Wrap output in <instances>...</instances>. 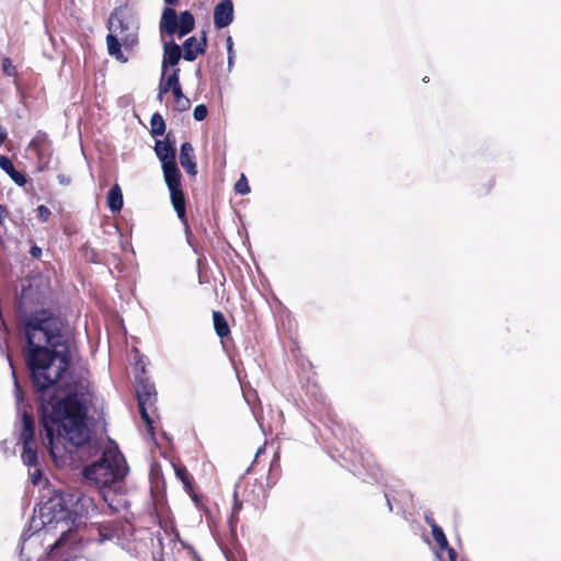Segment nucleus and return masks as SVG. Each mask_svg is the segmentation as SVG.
I'll use <instances>...</instances> for the list:
<instances>
[{"label":"nucleus","instance_id":"nucleus-29","mask_svg":"<svg viewBox=\"0 0 561 561\" xmlns=\"http://www.w3.org/2000/svg\"><path fill=\"white\" fill-rule=\"evenodd\" d=\"M208 110L205 104H198L193 111V116L196 121L202 122L207 117Z\"/></svg>","mask_w":561,"mask_h":561},{"label":"nucleus","instance_id":"nucleus-26","mask_svg":"<svg viewBox=\"0 0 561 561\" xmlns=\"http://www.w3.org/2000/svg\"><path fill=\"white\" fill-rule=\"evenodd\" d=\"M234 191L241 195H245L250 192V186L244 175H241V178L234 184Z\"/></svg>","mask_w":561,"mask_h":561},{"label":"nucleus","instance_id":"nucleus-34","mask_svg":"<svg viewBox=\"0 0 561 561\" xmlns=\"http://www.w3.org/2000/svg\"><path fill=\"white\" fill-rule=\"evenodd\" d=\"M444 550L447 552L449 561H457L458 556L453 547L448 545V548H445Z\"/></svg>","mask_w":561,"mask_h":561},{"label":"nucleus","instance_id":"nucleus-17","mask_svg":"<svg viewBox=\"0 0 561 561\" xmlns=\"http://www.w3.org/2000/svg\"><path fill=\"white\" fill-rule=\"evenodd\" d=\"M176 478L182 482L185 492H193L194 478L183 463H172Z\"/></svg>","mask_w":561,"mask_h":561},{"label":"nucleus","instance_id":"nucleus-19","mask_svg":"<svg viewBox=\"0 0 561 561\" xmlns=\"http://www.w3.org/2000/svg\"><path fill=\"white\" fill-rule=\"evenodd\" d=\"M106 44H107V50L108 54L113 57H115L121 62H126L127 58L124 56L122 51V41L116 37V35L107 34L106 36Z\"/></svg>","mask_w":561,"mask_h":561},{"label":"nucleus","instance_id":"nucleus-27","mask_svg":"<svg viewBox=\"0 0 561 561\" xmlns=\"http://www.w3.org/2000/svg\"><path fill=\"white\" fill-rule=\"evenodd\" d=\"M242 505H243L242 501L238 499V493L234 492L230 523H234L238 520V514L242 510Z\"/></svg>","mask_w":561,"mask_h":561},{"label":"nucleus","instance_id":"nucleus-15","mask_svg":"<svg viewBox=\"0 0 561 561\" xmlns=\"http://www.w3.org/2000/svg\"><path fill=\"white\" fill-rule=\"evenodd\" d=\"M106 205L112 213H119L124 205V197L121 186L115 183L106 196Z\"/></svg>","mask_w":561,"mask_h":561},{"label":"nucleus","instance_id":"nucleus-12","mask_svg":"<svg viewBox=\"0 0 561 561\" xmlns=\"http://www.w3.org/2000/svg\"><path fill=\"white\" fill-rule=\"evenodd\" d=\"M181 88L180 83V69L175 68L173 69L172 73L169 75L167 79H164V75L162 73V79L159 83V92H158V99L159 101L163 100V95L167 94L169 91L173 92L175 89Z\"/></svg>","mask_w":561,"mask_h":561},{"label":"nucleus","instance_id":"nucleus-7","mask_svg":"<svg viewBox=\"0 0 561 561\" xmlns=\"http://www.w3.org/2000/svg\"><path fill=\"white\" fill-rule=\"evenodd\" d=\"M136 396L139 405V412L150 435L154 436L153 420L149 410L153 408L157 400L156 387L148 379H140L136 386Z\"/></svg>","mask_w":561,"mask_h":561},{"label":"nucleus","instance_id":"nucleus-20","mask_svg":"<svg viewBox=\"0 0 561 561\" xmlns=\"http://www.w3.org/2000/svg\"><path fill=\"white\" fill-rule=\"evenodd\" d=\"M21 458L27 467H35L37 465L38 457L34 444H23Z\"/></svg>","mask_w":561,"mask_h":561},{"label":"nucleus","instance_id":"nucleus-18","mask_svg":"<svg viewBox=\"0 0 561 561\" xmlns=\"http://www.w3.org/2000/svg\"><path fill=\"white\" fill-rule=\"evenodd\" d=\"M425 523L431 527L433 538L439 549L448 548V540L443 529L436 524L435 519L431 515H425Z\"/></svg>","mask_w":561,"mask_h":561},{"label":"nucleus","instance_id":"nucleus-32","mask_svg":"<svg viewBox=\"0 0 561 561\" xmlns=\"http://www.w3.org/2000/svg\"><path fill=\"white\" fill-rule=\"evenodd\" d=\"M9 211L4 205L0 204V226L4 225V220L8 218Z\"/></svg>","mask_w":561,"mask_h":561},{"label":"nucleus","instance_id":"nucleus-31","mask_svg":"<svg viewBox=\"0 0 561 561\" xmlns=\"http://www.w3.org/2000/svg\"><path fill=\"white\" fill-rule=\"evenodd\" d=\"M43 472L41 469H36L33 473H31V481L33 484H38L42 479Z\"/></svg>","mask_w":561,"mask_h":561},{"label":"nucleus","instance_id":"nucleus-8","mask_svg":"<svg viewBox=\"0 0 561 561\" xmlns=\"http://www.w3.org/2000/svg\"><path fill=\"white\" fill-rule=\"evenodd\" d=\"M183 50V58L186 61H194L199 55H203L207 48V34L205 31L201 32V35L191 36L186 38L181 46Z\"/></svg>","mask_w":561,"mask_h":561},{"label":"nucleus","instance_id":"nucleus-6","mask_svg":"<svg viewBox=\"0 0 561 561\" xmlns=\"http://www.w3.org/2000/svg\"><path fill=\"white\" fill-rule=\"evenodd\" d=\"M107 27L110 34L116 35L125 47H133L138 42V26L130 18L123 16L117 10L111 13Z\"/></svg>","mask_w":561,"mask_h":561},{"label":"nucleus","instance_id":"nucleus-21","mask_svg":"<svg viewBox=\"0 0 561 561\" xmlns=\"http://www.w3.org/2000/svg\"><path fill=\"white\" fill-rule=\"evenodd\" d=\"M174 98V110L185 112L191 107V101L182 92V87L172 92Z\"/></svg>","mask_w":561,"mask_h":561},{"label":"nucleus","instance_id":"nucleus-16","mask_svg":"<svg viewBox=\"0 0 561 561\" xmlns=\"http://www.w3.org/2000/svg\"><path fill=\"white\" fill-rule=\"evenodd\" d=\"M213 323H214V330L218 337L221 340L228 337L230 335V328L227 322V319L225 314L221 311L214 310L213 311Z\"/></svg>","mask_w":561,"mask_h":561},{"label":"nucleus","instance_id":"nucleus-25","mask_svg":"<svg viewBox=\"0 0 561 561\" xmlns=\"http://www.w3.org/2000/svg\"><path fill=\"white\" fill-rule=\"evenodd\" d=\"M51 211L50 209L45 205H38L36 208V217L37 220L42 224L47 222L50 219Z\"/></svg>","mask_w":561,"mask_h":561},{"label":"nucleus","instance_id":"nucleus-10","mask_svg":"<svg viewBox=\"0 0 561 561\" xmlns=\"http://www.w3.org/2000/svg\"><path fill=\"white\" fill-rule=\"evenodd\" d=\"M179 159L180 164L186 171V173L193 178L196 176L197 164L195 160L194 147L191 142L185 141L181 145Z\"/></svg>","mask_w":561,"mask_h":561},{"label":"nucleus","instance_id":"nucleus-13","mask_svg":"<svg viewBox=\"0 0 561 561\" xmlns=\"http://www.w3.org/2000/svg\"><path fill=\"white\" fill-rule=\"evenodd\" d=\"M35 423L31 413L24 411L22 414V430L20 433V442L22 444H34Z\"/></svg>","mask_w":561,"mask_h":561},{"label":"nucleus","instance_id":"nucleus-23","mask_svg":"<svg viewBox=\"0 0 561 561\" xmlns=\"http://www.w3.org/2000/svg\"><path fill=\"white\" fill-rule=\"evenodd\" d=\"M1 70L4 76L14 78L15 84H18L19 72L15 65L10 57H3L1 60Z\"/></svg>","mask_w":561,"mask_h":561},{"label":"nucleus","instance_id":"nucleus-35","mask_svg":"<svg viewBox=\"0 0 561 561\" xmlns=\"http://www.w3.org/2000/svg\"><path fill=\"white\" fill-rule=\"evenodd\" d=\"M30 254L32 255V257L34 259H39L41 255H42V249L38 247V245H33L31 247L30 249Z\"/></svg>","mask_w":561,"mask_h":561},{"label":"nucleus","instance_id":"nucleus-24","mask_svg":"<svg viewBox=\"0 0 561 561\" xmlns=\"http://www.w3.org/2000/svg\"><path fill=\"white\" fill-rule=\"evenodd\" d=\"M46 144H48L47 134L44 131H38L36 136L32 139L30 147L34 148L36 151H39Z\"/></svg>","mask_w":561,"mask_h":561},{"label":"nucleus","instance_id":"nucleus-30","mask_svg":"<svg viewBox=\"0 0 561 561\" xmlns=\"http://www.w3.org/2000/svg\"><path fill=\"white\" fill-rule=\"evenodd\" d=\"M226 42H227V50H228V64H229V66H231L232 60H233V48H232L233 43H232L231 36H228Z\"/></svg>","mask_w":561,"mask_h":561},{"label":"nucleus","instance_id":"nucleus-2","mask_svg":"<svg viewBox=\"0 0 561 561\" xmlns=\"http://www.w3.org/2000/svg\"><path fill=\"white\" fill-rule=\"evenodd\" d=\"M127 472L128 466L123 454L117 448H107L99 460L84 467L83 477L99 490L108 506H112V496L121 491Z\"/></svg>","mask_w":561,"mask_h":561},{"label":"nucleus","instance_id":"nucleus-37","mask_svg":"<svg viewBox=\"0 0 561 561\" xmlns=\"http://www.w3.org/2000/svg\"><path fill=\"white\" fill-rule=\"evenodd\" d=\"M264 449H265V447H264V446H262V447H260V448L257 449V451H256V454H255V460H254V462H255V461H257L259 456L261 455V453H263V451H264Z\"/></svg>","mask_w":561,"mask_h":561},{"label":"nucleus","instance_id":"nucleus-4","mask_svg":"<svg viewBox=\"0 0 561 561\" xmlns=\"http://www.w3.org/2000/svg\"><path fill=\"white\" fill-rule=\"evenodd\" d=\"M168 7H165L162 11L159 28L160 33L168 36L176 35L179 38H182L190 34L195 27V18L190 11L181 12L180 16H178L175 9L173 5L179 3V0H163Z\"/></svg>","mask_w":561,"mask_h":561},{"label":"nucleus","instance_id":"nucleus-36","mask_svg":"<svg viewBox=\"0 0 561 561\" xmlns=\"http://www.w3.org/2000/svg\"><path fill=\"white\" fill-rule=\"evenodd\" d=\"M186 493L191 496V499L193 500V502L196 505H199L202 503V496L195 492L194 486H193V492H186Z\"/></svg>","mask_w":561,"mask_h":561},{"label":"nucleus","instance_id":"nucleus-9","mask_svg":"<svg viewBox=\"0 0 561 561\" xmlns=\"http://www.w3.org/2000/svg\"><path fill=\"white\" fill-rule=\"evenodd\" d=\"M233 21V3L221 0L214 8V24L217 28L227 27Z\"/></svg>","mask_w":561,"mask_h":561},{"label":"nucleus","instance_id":"nucleus-28","mask_svg":"<svg viewBox=\"0 0 561 561\" xmlns=\"http://www.w3.org/2000/svg\"><path fill=\"white\" fill-rule=\"evenodd\" d=\"M81 251L83 252L84 257L89 262H92V263L98 262L99 254L93 248H91L88 244H84V245H82Z\"/></svg>","mask_w":561,"mask_h":561},{"label":"nucleus","instance_id":"nucleus-33","mask_svg":"<svg viewBox=\"0 0 561 561\" xmlns=\"http://www.w3.org/2000/svg\"><path fill=\"white\" fill-rule=\"evenodd\" d=\"M57 180L61 185H69L71 183V178L62 173L57 175Z\"/></svg>","mask_w":561,"mask_h":561},{"label":"nucleus","instance_id":"nucleus-5","mask_svg":"<svg viewBox=\"0 0 561 561\" xmlns=\"http://www.w3.org/2000/svg\"><path fill=\"white\" fill-rule=\"evenodd\" d=\"M336 436L351 449V460L353 462L358 461L362 468L376 481L382 477L381 467L376 461L375 456L368 450L362 451L360 448H358L360 447V436L356 428H342Z\"/></svg>","mask_w":561,"mask_h":561},{"label":"nucleus","instance_id":"nucleus-14","mask_svg":"<svg viewBox=\"0 0 561 561\" xmlns=\"http://www.w3.org/2000/svg\"><path fill=\"white\" fill-rule=\"evenodd\" d=\"M0 168L11 178V180L19 186L26 184V176L22 172L18 171L11 159L7 156L0 157Z\"/></svg>","mask_w":561,"mask_h":561},{"label":"nucleus","instance_id":"nucleus-3","mask_svg":"<svg viewBox=\"0 0 561 561\" xmlns=\"http://www.w3.org/2000/svg\"><path fill=\"white\" fill-rule=\"evenodd\" d=\"M154 151L161 161L164 182L170 191L171 204L183 222H187L186 217V199L182 190V174L176 165L175 142L170 140L168 135L164 140H157Z\"/></svg>","mask_w":561,"mask_h":561},{"label":"nucleus","instance_id":"nucleus-11","mask_svg":"<svg viewBox=\"0 0 561 561\" xmlns=\"http://www.w3.org/2000/svg\"><path fill=\"white\" fill-rule=\"evenodd\" d=\"M183 57V50L180 45L173 41L163 44L162 71L165 75L169 66L175 67Z\"/></svg>","mask_w":561,"mask_h":561},{"label":"nucleus","instance_id":"nucleus-1","mask_svg":"<svg viewBox=\"0 0 561 561\" xmlns=\"http://www.w3.org/2000/svg\"><path fill=\"white\" fill-rule=\"evenodd\" d=\"M23 332L43 439L59 465L91 439L85 421L93 392L87 379L69 370L71 334L65 319L49 309L35 310L23 320Z\"/></svg>","mask_w":561,"mask_h":561},{"label":"nucleus","instance_id":"nucleus-22","mask_svg":"<svg viewBox=\"0 0 561 561\" xmlns=\"http://www.w3.org/2000/svg\"><path fill=\"white\" fill-rule=\"evenodd\" d=\"M150 133L152 136H162L165 133V123L161 114L154 113L150 119Z\"/></svg>","mask_w":561,"mask_h":561}]
</instances>
